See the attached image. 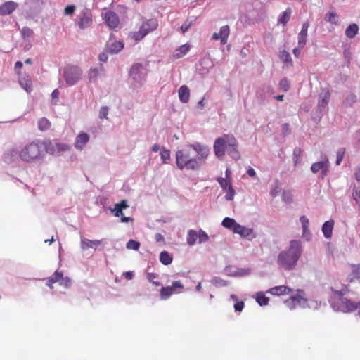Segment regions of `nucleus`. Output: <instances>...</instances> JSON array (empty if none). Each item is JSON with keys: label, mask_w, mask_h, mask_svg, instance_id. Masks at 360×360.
Segmentation results:
<instances>
[{"label": "nucleus", "mask_w": 360, "mask_h": 360, "mask_svg": "<svg viewBox=\"0 0 360 360\" xmlns=\"http://www.w3.org/2000/svg\"><path fill=\"white\" fill-rule=\"evenodd\" d=\"M51 127L50 121L46 117H41L38 120V129L40 131H46Z\"/></svg>", "instance_id": "33"}, {"label": "nucleus", "mask_w": 360, "mask_h": 360, "mask_svg": "<svg viewBox=\"0 0 360 360\" xmlns=\"http://www.w3.org/2000/svg\"><path fill=\"white\" fill-rule=\"evenodd\" d=\"M179 100L184 103H186L188 102L190 98V90L188 87L186 85L181 86L179 91Z\"/></svg>", "instance_id": "21"}, {"label": "nucleus", "mask_w": 360, "mask_h": 360, "mask_svg": "<svg viewBox=\"0 0 360 360\" xmlns=\"http://www.w3.org/2000/svg\"><path fill=\"white\" fill-rule=\"evenodd\" d=\"M233 233H238L243 237H248L252 234V230L238 224Z\"/></svg>", "instance_id": "25"}, {"label": "nucleus", "mask_w": 360, "mask_h": 360, "mask_svg": "<svg viewBox=\"0 0 360 360\" xmlns=\"http://www.w3.org/2000/svg\"><path fill=\"white\" fill-rule=\"evenodd\" d=\"M355 178L358 181H360V167H357L354 173Z\"/></svg>", "instance_id": "64"}, {"label": "nucleus", "mask_w": 360, "mask_h": 360, "mask_svg": "<svg viewBox=\"0 0 360 360\" xmlns=\"http://www.w3.org/2000/svg\"><path fill=\"white\" fill-rule=\"evenodd\" d=\"M160 158L162 163L166 164L170 160V151L167 149L162 148L160 152Z\"/></svg>", "instance_id": "38"}, {"label": "nucleus", "mask_w": 360, "mask_h": 360, "mask_svg": "<svg viewBox=\"0 0 360 360\" xmlns=\"http://www.w3.org/2000/svg\"><path fill=\"white\" fill-rule=\"evenodd\" d=\"M300 153H301V150H300V149H298V148L295 149L293 151L294 160H295V164H297L300 160Z\"/></svg>", "instance_id": "56"}, {"label": "nucleus", "mask_w": 360, "mask_h": 360, "mask_svg": "<svg viewBox=\"0 0 360 360\" xmlns=\"http://www.w3.org/2000/svg\"><path fill=\"white\" fill-rule=\"evenodd\" d=\"M279 56H280V58L285 63H291L292 62L290 54L289 53V52H288L285 50H283V51H281Z\"/></svg>", "instance_id": "41"}, {"label": "nucleus", "mask_w": 360, "mask_h": 360, "mask_svg": "<svg viewBox=\"0 0 360 360\" xmlns=\"http://www.w3.org/2000/svg\"><path fill=\"white\" fill-rule=\"evenodd\" d=\"M298 293L294 296L291 297V299L293 300V301L297 304V305H300L302 302L304 300L303 296L301 295V293L303 292V290H298Z\"/></svg>", "instance_id": "46"}, {"label": "nucleus", "mask_w": 360, "mask_h": 360, "mask_svg": "<svg viewBox=\"0 0 360 360\" xmlns=\"http://www.w3.org/2000/svg\"><path fill=\"white\" fill-rule=\"evenodd\" d=\"M62 272L58 271L55 273L47 279L46 285L50 288H53V284L55 283H59L60 278H61Z\"/></svg>", "instance_id": "32"}, {"label": "nucleus", "mask_w": 360, "mask_h": 360, "mask_svg": "<svg viewBox=\"0 0 360 360\" xmlns=\"http://www.w3.org/2000/svg\"><path fill=\"white\" fill-rule=\"evenodd\" d=\"M129 207L126 200H122L120 202L115 205L114 209L111 210V212L117 217H120L122 222L133 221L134 219L129 217H125L122 212L124 209Z\"/></svg>", "instance_id": "10"}, {"label": "nucleus", "mask_w": 360, "mask_h": 360, "mask_svg": "<svg viewBox=\"0 0 360 360\" xmlns=\"http://www.w3.org/2000/svg\"><path fill=\"white\" fill-rule=\"evenodd\" d=\"M293 290L291 289L289 287L285 286V285H278L275 286L271 288H270L268 290V292L273 295H288L291 292H292Z\"/></svg>", "instance_id": "16"}, {"label": "nucleus", "mask_w": 360, "mask_h": 360, "mask_svg": "<svg viewBox=\"0 0 360 360\" xmlns=\"http://www.w3.org/2000/svg\"><path fill=\"white\" fill-rule=\"evenodd\" d=\"M184 288V284L180 281H174L170 286L162 287L160 289V297L162 300L169 299L174 294H179Z\"/></svg>", "instance_id": "8"}, {"label": "nucleus", "mask_w": 360, "mask_h": 360, "mask_svg": "<svg viewBox=\"0 0 360 360\" xmlns=\"http://www.w3.org/2000/svg\"><path fill=\"white\" fill-rule=\"evenodd\" d=\"M244 308V302H237L234 304V309L236 311H241Z\"/></svg>", "instance_id": "57"}, {"label": "nucleus", "mask_w": 360, "mask_h": 360, "mask_svg": "<svg viewBox=\"0 0 360 360\" xmlns=\"http://www.w3.org/2000/svg\"><path fill=\"white\" fill-rule=\"evenodd\" d=\"M191 26V23H188V22H184L181 26V30L183 33H185L190 27Z\"/></svg>", "instance_id": "59"}, {"label": "nucleus", "mask_w": 360, "mask_h": 360, "mask_svg": "<svg viewBox=\"0 0 360 360\" xmlns=\"http://www.w3.org/2000/svg\"><path fill=\"white\" fill-rule=\"evenodd\" d=\"M89 141V135L85 132H82L79 134L75 139V141L74 143L75 147L77 149L82 150Z\"/></svg>", "instance_id": "17"}, {"label": "nucleus", "mask_w": 360, "mask_h": 360, "mask_svg": "<svg viewBox=\"0 0 360 360\" xmlns=\"http://www.w3.org/2000/svg\"><path fill=\"white\" fill-rule=\"evenodd\" d=\"M328 161H320L313 163L311 167V170L313 173L316 174L321 170L323 176H326L328 172Z\"/></svg>", "instance_id": "14"}, {"label": "nucleus", "mask_w": 360, "mask_h": 360, "mask_svg": "<svg viewBox=\"0 0 360 360\" xmlns=\"http://www.w3.org/2000/svg\"><path fill=\"white\" fill-rule=\"evenodd\" d=\"M22 67V63L21 61H17L15 64V72L19 74L20 70Z\"/></svg>", "instance_id": "60"}, {"label": "nucleus", "mask_w": 360, "mask_h": 360, "mask_svg": "<svg viewBox=\"0 0 360 360\" xmlns=\"http://www.w3.org/2000/svg\"><path fill=\"white\" fill-rule=\"evenodd\" d=\"M198 238V232L192 229L188 231L186 242L189 245L192 246L195 245Z\"/></svg>", "instance_id": "26"}, {"label": "nucleus", "mask_w": 360, "mask_h": 360, "mask_svg": "<svg viewBox=\"0 0 360 360\" xmlns=\"http://www.w3.org/2000/svg\"><path fill=\"white\" fill-rule=\"evenodd\" d=\"M359 31V27L356 24L353 23L349 25L345 30V34L348 38H354Z\"/></svg>", "instance_id": "29"}, {"label": "nucleus", "mask_w": 360, "mask_h": 360, "mask_svg": "<svg viewBox=\"0 0 360 360\" xmlns=\"http://www.w3.org/2000/svg\"><path fill=\"white\" fill-rule=\"evenodd\" d=\"M221 224L224 227L230 229L233 232L238 223L232 218L226 217L223 219Z\"/></svg>", "instance_id": "27"}, {"label": "nucleus", "mask_w": 360, "mask_h": 360, "mask_svg": "<svg viewBox=\"0 0 360 360\" xmlns=\"http://www.w3.org/2000/svg\"><path fill=\"white\" fill-rule=\"evenodd\" d=\"M172 256L167 251H162L160 254V261L164 265H169L172 262Z\"/></svg>", "instance_id": "28"}, {"label": "nucleus", "mask_w": 360, "mask_h": 360, "mask_svg": "<svg viewBox=\"0 0 360 360\" xmlns=\"http://www.w3.org/2000/svg\"><path fill=\"white\" fill-rule=\"evenodd\" d=\"M123 275L127 280H131L134 276V274L131 271H126L123 274Z\"/></svg>", "instance_id": "62"}, {"label": "nucleus", "mask_w": 360, "mask_h": 360, "mask_svg": "<svg viewBox=\"0 0 360 360\" xmlns=\"http://www.w3.org/2000/svg\"><path fill=\"white\" fill-rule=\"evenodd\" d=\"M279 87L284 91H288L290 89V83L288 80L286 78L282 79L279 82Z\"/></svg>", "instance_id": "47"}, {"label": "nucleus", "mask_w": 360, "mask_h": 360, "mask_svg": "<svg viewBox=\"0 0 360 360\" xmlns=\"http://www.w3.org/2000/svg\"><path fill=\"white\" fill-rule=\"evenodd\" d=\"M20 86L27 92L30 93L32 91V82L31 79L27 77H20L19 79Z\"/></svg>", "instance_id": "30"}, {"label": "nucleus", "mask_w": 360, "mask_h": 360, "mask_svg": "<svg viewBox=\"0 0 360 360\" xmlns=\"http://www.w3.org/2000/svg\"><path fill=\"white\" fill-rule=\"evenodd\" d=\"M75 11V6L74 5H69L65 8L64 14L66 15H72Z\"/></svg>", "instance_id": "53"}, {"label": "nucleus", "mask_w": 360, "mask_h": 360, "mask_svg": "<svg viewBox=\"0 0 360 360\" xmlns=\"http://www.w3.org/2000/svg\"><path fill=\"white\" fill-rule=\"evenodd\" d=\"M50 144L49 142H44V140H34L21 148L18 152V157L25 162L39 161L46 153V147H49Z\"/></svg>", "instance_id": "1"}, {"label": "nucleus", "mask_w": 360, "mask_h": 360, "mask_svg": "<svg viewBox=\"0 0 360 360\" xmlns=\"http://www.w3.org/2000/svg\"><path fill=\"white\" fill-rule=\"evenodd\" d=\"M82 74V72L78 66L68 65L64 69V78L70 86L75 85L81 79Z\"/></svg>", "instance_id": "7"}, {"label": "nucleus", "mask_w": 360, "mask_h": 360, "mask_svg": "<svg viewBox=\"0 0 360 360\" xmlns=\"http://www.w3.org/2000/svg\"><path fill=\"white\" fill-rule=\"evenodd\" d=\"M105 12L102 13V18L107 26L110 29H115L120 25V19L117 13L115 12L104 9Z\"/></svg>", "instance_id": "9"}, {"label": "nucleus", "mask_w": 360, "mask_h": 360, "mask_svg": "<svg viewBox=\"0 0 360 360\" xmlns=\"http://www.w3.org/2000/svg\"><path fill=\"white\" fill-rule=\"evenodd\" d=\"M92 23L91 15L87 13H82L79 19L78 25L80 29H85L91 26Z\"/></svg>", "instance_id": "18"}, {"label": "nucleus", "mask_w": 360, "mask_h": 360, "mask_svg": "<svg viewBox=\"0 0 360 360\" xmlns=\"http://www.w3.org/2000/svg\"><path fill=\"white\" fill-rule=\"evenodd\" d=\"M325 19L333 25L339 23L338 16L335 13L330 12L326 15Z\"/></svg>", "instance_id": "35"}, {"label": "nucleus", "mask_w": 360, "mask_h": 360, "mask_svg": "<svg viewBox=\"0 0 360 360\" xmlns=\"http://www.w3.org/2000/svg\"><path fill=\"white\" fill-rule=\"evenodd\" d=\"M198 239H199V243H205V242L207 241L209 239V237H208V235L204 231L200 230L198 231Z\"/></svg>", "instance_id": "51"}, {"label": "nucleus", "mask_w": 360, "mask_h": 360, "mask_svg": "<svg viewBox=\"0 0 360 360\" xmlns=\"http://www.w3.org/2000/svg\"><path fill=\"white\" fill-rule=\"evenodd\" d=\"M256 300L260 306H266L269 303V298L264 293H257Z\"/></svg>", "instance_id": "36"}, {"label": "nucleus", "mask_w": 360, "mask_h": 360, "mask_svg": "<svg viewBox=\"0 0 360 360\" xmlns=\"http://www.w3.org/2000/svg\"><path fill=\"white\" fill-rule=\"evenodd\" d=\"M330 99V93L328 91H326L322 96L321 99L319 101V104L321 106H325Z\"/></svg>", "instance_id": "50"}, {"label": "nucleus", "mask_w": 360, "mask_h": 360, "mask_svg": "<svg viewBox=\"0 0 360 360\" xmlns=\"http://www.w3.org/2000/svg\"><path fill=\"white\" fill-rule=\"evenodd\" d=\"M59 94L60 93L58 89L53 90V91L51 94L52 98L53 100H56V102H57L59 98Z\"/></svg>", "instance_id": "58"}, {"label": "nucleus", "mask_w": 360, "mask_h": 360, "mask_svg": "<svg viewBox=\"0 0 360 360\" xmlns=\"http://www.w3.org/2000/svg\"><path fill=\"white\" fill-rule=\"evenodd\" d=\"M303 229V236H305L308 232V227L309 225V219L305 216H302L300 219Z\"/></svg>", "instance_id": "39"}, {"label": "nucleus", "mask_w": 360, "mask_h": 360, "mask_svg": "<svg viewBox=\"0 0 360 360\" xmlns=\"http://www.w3.org/2000/svg\"><path fill=\"white\" fill-rule=\"evenodd\" d=\"M140 247L139 242L133 239L129 240L127 243V248L130 250H138Z\"/></svg>", "instance_id": "44"}, {"label": "nucleus", "mask_w": 360, "mask_h": 360, "mask_svg": "<svg viewBox=\"0 0 360 360\" xmlns=\"http://www.w3.org/2000/svg\"><path fill=\"white\" fill-rule=\"evenodd\" d=\"M99 60L101 62H106L108 60V55L105 53H101L98 56Z\"/></svg>", "instance_id": "61"}, {"label": "nucleus", "mask_w": 360, "mask_h": 360, "mask_svg": "<svg viewBox=\"0 0 360 360\" xmlns=\"http://www.w3.org/2000/svg\"><path fill=\"white\" fill-rule=\"evenodd\" d=\"M190 49H191V46L188 44H184V45L179 46V48L175 49V51H174L173 58H176V59H179V58L184 57L188 52Z\"/></svg>", "instance_id": "22"}, {"label": "nucleus", "mask_w": 360, "mask_h": 360, "mask_svg": "<svg viewBox=\"0 0 360 360\" xmlns=\"http://www.w3.org/2000/svg\"><path fill=\"white\" fill-rule=\"evenodd\" d=\"M158 276V275L155 273L147 274V279L155 286H160L161 285L160 282L155 281Z\"/></svg>", "instance_id": "42"}, {"label": "nucleus", "mask_w": 360, "mask_h": 360, "mask_svg": "<svg viewBox=\"0 0 360 360\" xmlns=\"http://www.w3.org/2000/svg\"><path fill=\"white\" fill-rule=\"evenodd\" d=\"M238 143L233 134H224L217 138L213 146L214 151L217 158H221L226 152L233 158L237 160L240 158L238 151Z\"/></svg>", "instance_id": "3"}, {"label": "nucleus", "mask_w": 360, "mask_h": 360, "mask_svg": "<svg viewBox=\"0 0 360 360\" xmlns=\"http://www.w3.org/2000/svg\"><path fill=\"white\" fill-rule=\"evenodd\" d=\"M190 148H192L195 152L198 154V158H197L198 162L201 160L205 159L209 155V150L200 144L196 145H191Z\"/></svg>", "instance_id": "19"}, {"label": "nucleus", "mask_w": 360, "mask_h": 360, "mask_svg": "<svg viewBox=\"0 0 360 360\" xmlns=\"http://www.w3.org/2000/svg\"><path fill=\"white\" fill-rule=\"evenodd\" d=\"M20 32L23 39H28L31 37L33 34L32 30L28 27H22Z\"/></svg>", "instance_id": "43"}, {"label": "nucleus", "mask_w": 360, "mask_h": 360, "mask_svg": "<svg viewBox=\"0 0 360 360\" xmlns=\"http://www.w3.org/2000/svg\"><path fill=\"white\" fill-rule=\"evenodd\" d=\"M334 224H335V222L333 220L327 221L323 224L322 232H323L325 238H331Z\"/></svg>", "instance_id": "20"}, {"label": "nucleus", "mask_w": 360, "mask_h": 360, "mask_svg": "<svg viewBox=\"0 0 360 360\" xmlns=\"http://www.w3.org/2000/svg\"><path fill=\"white\" fill-rule=\"evenodd\" d=\"M352 274L354 278H360V266H354L353 267Z\"/></svg>", "instance_id": "55"}, {"label": "nucleus", "mask_w": 360, "mask_h": 360, "mask_svg": "<svg viewBox=\"0 0 360 360\" xmlns=\"http://www.w3.org/2000/svg\"><path fill=\"white\" fill-rule=\"evenodd\" d=\"M301 254V242L300 240H291L289 248L278 254L277 263L279 266L285 270H292L297 265Z\"/></svg>", "instance_id": "2"}, {"label": "nucleus", "mask_w": 360, "mask_h": 360, "mask_svg": "<svg viewBox=\"0 0 360 360\" xmlns=\"http://www.w3.org/2000/svg\"><path fill=\"white\" fill-rule=\"evenodd\" d=\"M99 75V71L97 68H91L89 72V79L91 82H94Z\"/></svg>", "instance_id": "40"}, {"label": "nucleus", "mask_w": 360, "mask_h": 360, "mask_svg": "<svg viewBox=\"0 0 360 360\" xmlns=\"http://www.w3.org/2000/svg\"><path fill=\"white\" fill-rule=\"evenodd\" d=\"M301 49L300 46L299 47H296L293 49L292 52H293V54L294 56L296 57V58H298L301 53Z\"/></svg>", "instance_id": "63"}, {"label": "nucleus", "mask_w": 360, "mask_h": 360, "mask_svg": "<svg viewBox=\"0 0 360 360\" xmlns=\"http://www.w3.org/2000/svg\"><path fill=\"white\" fill-rule=\"evenodd\" d=\"M331 290L333 295L330 299V304L335 311L349 313L360 309V302H354L343 297L349 291L347 287H344L340 290L332 288Z\"/></svg>", "instance_id": "4"}, {"label": "nucleus", "mask_w": 360, "mask_h": 360, "mask_svg": "<svg viewBox=\"0 0 360 360\" xmlns=\"http://www.w3.org/2000/svg\"><path fill=\"white\" fill-rule=\"evenodd\" d=\"M309 24L305 22L302 27L301 31L298 34V46L303 48L307 43V32Z\"/></svg>", "instance_id": "15"}, {"label": "nucleus", "mask_w": 360, "mask_h": 360, "mask_svg": "<svg viewBox=\"0 0 360 360\" xmlns=\"http://www.w3.org/2000/svg\"><path fill=\"white\" fill-rule=\"evenodd\" d=\"M158 27V22L157 19H148L141 24L138 31L131 32L130 36L133 39L140 41L148 34L155 30Z\"/></svg>", "instance_id": "6"}, {"label": "nucleus", "mask_w": 360, "mask_h": 360, "mask_svg": "<svg viewBox=\"0 0 360 360\" xmlns=\"http://www.w3.org/2000/svg\"><path fill=\"white\" fill-rule=\"evenodd\" d=\"M230 34V28L228 25L222 26L219 32H214L212 36L213 40H220L221 44L224 45L227 43L228 37Z\"/></svg>", "instance_id": "12"}, {"label": "nucleus", "mask_w": 360, "mask_h": 360, "mask_svg": "<svg viewBox=\"0 0 360 360\" xmlns=\"http://www.w3.org/2000/svg\"><path fill=\"white\" fill-rule=\"evenodd\" d=\"M345 148H342L338 150L337 160H336V164L338 165H339L341 163V162L345 156Z\"/></svg>", "instance_id": "48"}, {"label": "nucleus", "mask_w": 360, "mask_h": 360, "mask_svg": "<svg viewBox=\"0 0 360 360\" xmlns=\"http://www.w3.org/2000/svg\"><path fill=\"white\" fill-rule=\"evenodd\" d=\"M191 148L189 147L176 151V163L179 169L195 170L199 168L200 162L193 156Z\"/></svg>", "instance_id": "5"}, {"label": "nucleus", "mask_w": 360, "mask_h": 360, "mask_svg": "<svg viewBox=\"0 0 360 360\" xmlns=\"http://www.w3.org/2000/svg\"><path fill=\"white\" fill-rule=\"evenodd\" d=\"M108 108L103 106L100 109L99 117L100 119H108Z\"/></svg>", "instance_id": "52"}, {"label": "nucleus", "mask_w": 360, "mask_h": 360, "mask_svg": "<svg viewBox=\"0 0 360 360\" xmlns=\"http://www.w3.org/2000/svg\"><path fill=\"white\" fill-rule=\"evenodd\" d=\"M285 304L290 309H293L297 306L291 297L285 301Z\"/></svg>", "instance_id": "54"}, {"label": "nucleus", "mask_w": 360, "mask_h": 360, "mask_svg": "<svg viewBox=\"0 0 360 360\" xmlns=\"http://www.w3.org/2000/svg\"><path fill=\"white\" fill-rule=\"evenodd\" d=\"M18 7V3L13 1H5L0 5V15H8L13 13Z\"/></svg>", "instance_id": "13"}, {"label": "nucleus", "mask_w": 360, "mask_h": 360, "mask_svg": "<svg viewBox=\"0 0 360 360\" xmlns=\"http://www.w3.org/2000/svg\"><path fill=\"white\" fill-rule=\"evenodd\" d=\"M217 181L220 184L221 187L223 190H226L230 186H231V179H224L222 177H219L217 179Z\"/></svg>", "instance_id": "37"}, {"label": "nucleus", "mask_w": 360, "mask_h": 360, "mask_svg": "<svg viewBox=\"0 0 360 360\" xmlns=\"http://www.w3.org/2000/svg\"><path fill=\"white\" fill-rule=\"evenodd\" d=\"M71 281L68 277L63 276V274H61V278H60L59 284L65 288H68L70 285Z\"/></svg>", "instance_id": "49"}, {"label": "nucleus", "mask_w": 360, "mask_h": 360, "mask_svg": "<svg viewBox=\"0 0 360 360\" xmlns=\"http://www.w3.org/2000/svg\"><path fill=\"white\" fill-rule=\"evenodd\" d=\"M44 142H49L51 144L46 147V153L54 154L56 152H61L70 150V146L66 143L53 142L51 140H44Z\"/></svg>", "instance_id": "11"}, {"label": "nucleus", "mask_w": 360, "mask_h": 360, "mask_svg": "<svg viewBox=\"0 0 360 360\" xmlns=\"http://www.w3.org/2000/svg\"><path fill=\"white\" fill-rule=\"evenodd\" d=\"M143 69V65L141 63H135L131 68L130 75L136 79V76L141 73Z\"/></svg>", "instance_id": "34"}, {"label": "nucleus", "mask_w": 360, "mask_h": 360, "mask_svg": "<svg viewBox=\"0 0 360 360\" xmlns=\"http://www.w3.org/2000/svg\"><path fill=\"white\" fill-rule=\"evenodd\" d=\"M102 243L101 240H89L84 239L82 240V246L83 248H94L96 249V248L100 245Z\"/></svg>", "instance_id": "24"}, {"label": "nucleus", "mask_w": 360, "mask_h": 360, "mask_svg": "<svg viewBox=\"0 0 360 360\" xmlns=\"http://www.w3.org/2000/svg\"><path fill=\"white\" fill-rule=\"evenodd\" d=\"M124 48V44L122 41H115L111 44H108L106 51L110 53H117Z\"/></svg>", "instance_id": "23"}, {"label": "nucleus", "mask_w": 360, "mask_h": 360, "mask_svg": "<svg viewBox=\"0 0 360 360\" xmlns=\"http://www.w3.org/2000/svg\"><path fill=\"white\" fill-rule=\"evenodd\" d=\"M292 13V10L290 8H288L279 17L278 22L281 23L283 25H285L290 20V16Z\"/></svg>", "instance_id": "31"}, {"label": "nucleus", "mask_w": 360, "mask_h": 360, "mask_svg": "<svg viewBox=\"0 0 360 360\" xmlns=\"http://www.w3.org/2000/svg\"><path fill=\"white\" fill-rule=\"evenodd\" d=\"M226 193L225 195V198L227 200H232L234 198V195L236 194L235 190L233 188L232 185L230 186L226 190H224Z\"/></svg>", "instance_id": "45"}]
</instances>
